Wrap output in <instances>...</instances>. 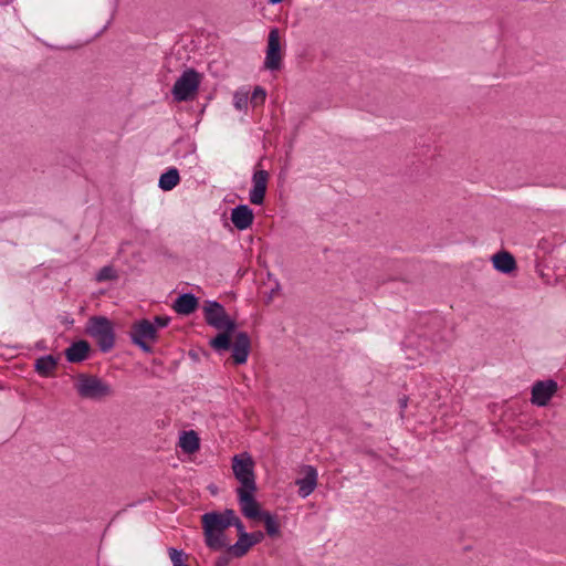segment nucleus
Instances as JSON below:
<instances>
[{"instance_id": "f3484780", "label": "nucleus", "mask_w": 566, "mask_h": 566, "mask_svg": "<svg viewBox=\"0 0 566 566\" xmlns=\"http://www.w3.org/2000/svg\"><path fill=\"white\" fill-rule=\"evenodd\" d=\"M198 307V298L190 293L178 296L172 305V308L181 315H189Z\"/></svg>"}, {"instance_id": "ddd939ff", "label": "nucleus", "mask_w": 566, "mask_h": 566, "mask_svg": "<svg viewBox=\"0 0 566 566\" xmlns=\"http://www.w3.org/2000/svg\"><path fill=\"white\" fill-rule=\"evenodd\" d=\"M253 219V211L247 205H240L231 211V221L238 230L248 229L252 224Z\"/></svg>"}, {"instance_id": "1a4fd4ad", "label": "nucleus", "mask_w": 566, "mask_h": 566, "mask_svg": "<svg viewBox=\"0 0 566 566\" xmlns=\"http://www.w3.org/2000/svg\"><path fill=\"white\" fill-rule=\"evenodd\" d=\"M202 528H208V532L217 531L224 533V531L233 523V510L227 509L223 512H209L201 516Z\"/></svg>"}, {"instance_id": "473e14b6", "label": "nucleus", "mask_w": 566, "mask_h": 566, "mask_svg": "<svg viewBox=\"0 0 566 566\" xmlns=\"http://www.w3.org/2000/svg\"><path fill=\"white\" fill-rule=\"evenodd\" d=\"M399 406H400V408L402 410L407 408V406H408V398L406 396H403V397H401L399 399Z\"/></svg>"}, {"instance_id": "4be33fe9", "label": "nucleus", "mask_w": 566, "mask_h": 566, "mask_svg": "<svg viewBox=\"0 0 566 566\" xmlns=\"http://www.w3.org/2000/svg\"><path fill=\"white\" fill-rule=\"evenodd\" d=\"M222 332L219 333L214 338H212L209 344L210 346L217 350H228L231 348V338L232 333L234 331H228V329H221Z\"/></svg>"}, {"instance_id": "c85d7f7f", "label": "nucleus", "mask_w": 566, "mask_h": 566, "mask_svg": "<svg viewBox=\"0 0 566 566\" xmlns=\"http://www.w3.org/2000/svg\"><path fill=\"white\" fill-rule=\"evenodd\" d=\"M249 542L254 546L255 544L260 543L264 538V534L261 531H256L253 533H248Z\"/></svg>"}, {"instance_id": "dca6fc26", "label": "nucleus", "mask_w": 566, "mask_h": 566, "mask_svg": "<svg viewBox=\"0 0 566 566\" xmlns=\"http://www.w3.org/2000/svg\"><path fill=\"white\" fill-rule=\"evenodd\" d=\"M90 344L86 340L73 343L65 349V357L70 363H81L88 356Z\"/></svg>"}, {"instance_id": "72a5a7b5", "label": "nucleus", "mask_w": 566, "mask_h": 566, "mask_svg": "<svg viewBox=\"0 0 566 566\" xmlns=\"http://www.w3.org/2000/svg\"><path fill=\"white\" fill-rule=\"evenodd\" d=\"M271 4H277L282 2L283 0H268Z\"/></svg>"}, {"instance_id": "20e7f679", "label": "nucleus", "mask_w": 566, "mask_h": 566, "mask_svg": "<svg viewBox=\"0 0 566 566\" xmlns=\"http://www.w3.org/2000/svg\"><path fill=\"white\" fill-rule=\"evenodd\" d=\"M199 84L198 72L192 69L185 71L174 84L171 91L174 98L178 102L189 99L197 92Z\"/></svg>"}, {"instance_id": "39448f33", "label": "nucleus", "mask_w": 566, "mask_h": 566, "mask_svg": "<svg viewBox=\"0 0 566 566\" xmlns=\"http://www.w3.org/2000/svg\"><path fill=\"white\" fill-rule=\"evenodd\" d=\"M205 311V319L208 325L217 328V329H235V322L231 319L223 306L214 301H208L203 307Z\"/></svg>"}, {"instance_id": "a878e982", "label": "nucleus", "mask_w": 566, "mask_h": 566, "mask_svg": "<svg viewBox=\"0 0 566 566\" xmlns=\"http://www.w3.org/2000/svg\"><path fill=\"white\" fill-rule=\"evenodd\" d=\"M169 557L171 559L172 566H188L185 563V559L187 558V555L177 548L170 547L168 549Z\"/></svg>"}, {"instance_id": "7c9ffc66", "label": "nucleus", "mask_w": 566, "mask_h": 566, "mask_svg": "<svg viewBox=\"0 0 566 566\" xmlns=\"http://www.w3.org/2000/svg\"><path fill=\"white\" fill-rule=\"evenodd\" d=\"M170 322V318L168 316H156L155 322L153 323L156 326V331L158 328L166 327Z\"/></svg>"}, {"instance_id": "2eb2a0df", "label": "nucleus", "mask_w": 566, "mask_h": 566, "mask_svg": "<svg viewBox=\"0 0 566 566\" xmlns=\"http://www.w3.org/2000/svg\"><path fill=\"white\" fill-rule=\"evenodd\" d=\"M298 485V495L303 499L307 497L317 485V471L311 467H306V474L303 479L296 481Z\"/></svg>"}, {"instance_id": "aec40b11", "label": "nucleus", "mask_w": 566, "mask_h": 566, "mask_svg": "<svg viewBox=\"0 0 566 566\" xmlns=\"http://www.w3.org/2000/svg\"><path fill=\"white\" fill-rule=\"evenodd\" d=\"M252 544L249 542L248 534L239 536L238 541L233 545L227 546V552L235 558L243 557L251 549Z\"/></svg>"}, {"instance_id": "393cba45", "label": "nucleus", "mask_w": 566, "mask_h": 566, "mask_svg": "<svg viewBox=\"0 0 566 566\" xmlns=\"http://www.w3.org/2000/svg\"><path fill=\"white\" fill-rule=\"evenodd\" d=\"M118 275L116 270L112 265L103 266L96 274L95 280L97 282L114 281L117 280Z\"/></svg>"}, {"instance_id": "5701e85b", "label": "nucleus", "mask_w": 566, "mask_h": 566, "mask_svg": "<svg viewBox=\"0 0 566 566\" xmlns=\"http://www.w3.org/2000/svg\"><path fill=\"white\" fill-rule=\"evenodd\" d=\"M179 180L180 177L178 170L176 168H170L160 176L159 187L165 191H169L178 185Z\"/></svg>"}, {"instance_id": "a211bd4d", "label": "nucleus", "mask_w": 566, "mask_h": 566, "mask_svg": "<svg viewBox=\"0 0 566 566\" xmlns=\"http://www.w3.org/2000/svg\"><path fill=\"white\" fill-rule=\"evenodd\" d=\"M179 447L185 453L192 454L200 448V439L193 431H185L179 438Z\"/></svg>"}, {"instance_id": "9b49d317", "label": "nucleus", "mask_w": 566, "mask_h": 566, "mask_svg": "<svg viewBox=\"0 0 566 566\" xmlns=\"http://www.w3.org/2000/svg\"><path fill=\"white\" fill-rule=\"evenodd\" d=\"M269 172L263 169H256L252 176V189L249 199L252 205H262L264 202L265 192L269 182Z\"/></svg>"}, {"instance_id": "7ed1b4c3", "label": "nucleus", "mask_w": 566, "mask_h": 566, "mask_svg": "<svg viewBox=\"0 0 566 566\" xmlns=\"http://www.w3.org/2000/svg\"><path fill=\"white\" fill-rule=\"evenodd\" d=\"M232 471L241 486L238 490L256 489L254 462L249 453L237 454L232 459Z\"/></svg>"}, {"instance_id": "bb28decb", "label": "nucleus", "mask_w": 566, "mask_h": 566, "mask_svg": "<svg viewBox=\"0 0 566 566\" xmlns=\"http://www.w3.org/2000/svg\"><path fill=\"white\" fill-rule=\"evenodd\" d=\"M265 91L262 87L256 86L252 93L251 103H253L254 105L262 104L265 101Z\"/></svg>"}, {"instance_id": "0eeeda50", "label": "nucleus", "mask_w": 566, "mask_h": 566, "mask_svg": "<svg viewBox=\"0 0 566 566\" xmlns=\"http://www.w3.org/2000/svg\"><path fill=\"white\" fill-rule=\"evenodd\" d=\"M283 50L279 29L273 28L269 32L268 45L264 59V69L277 71L282 67Z\"/></svg>"}, {"instance_id": "6ab92c4d", "label": "nucleus", "mask_w": 566, "mask_h": 566, "mask_svg": "<svg viewBox=\"0 0 566 566\" xmlns=\"http://www.w3.org/2000/svg\"><path fill=\"white\" fill-rule=\"evenodd\" d=\"M203 535L206 545L213 551H220L228 546V538L222 532L219 533L213 530L209 533L208 528H203Z\"/></svg>"}, {"instance_id": "cd10ccee", "label": "nucleus", "mask_w": 566, "mask_h": 566, "mask_svg": "<svg viewBox=\"0 0 566 566\" xmlns=\"http://www.w3.org/2000/svg\"><path fill=\"white\" fill-rule=\"evenodd\" d=\"M248 103V94L247 93H235L234 94V106L238 109H242L247 106Z\"/></svg>"}, {"instance_id": "423d86ee", "label": "nucleus", "mask_w": 566, "mask_h": 566, "mask_svg": "<svg viewBox=\"0 0 566 566\" xmlns=\"http://www.w3.org/2000/svg\"><path fill=\"white\" fill-rule=\"evenodd\" d=\"M132 340L144 352H151V343L157 340L156 326L148 319H142L134 323L130 332Z\"/></svg>"}, {"instance_id": "b1692460", "label": "nucleus", "mask_w": 566, "mask_h": 566, "mask_svg": "<svg viewBox=\"0 0 566 566\" xmlns=\"http://www.w3.org/2000/svg\"><path fill=\"white\" fill-rule=\"evenodd\" d=\"M259 520H262L264 522V526H265L268 535H270V536L280 535V525L270 512L263 511V514Z\"/></svg>"}, {"instance_id": "f8f14e48", "label": "nucleus", "mask_w": 566, "mask_h": 566, "mask_svg": "<svg viewBox=\"0 0 566 566\" xmlns=\"http://www.w3.org/2000/svg\"><path fill=\"white\" fill-rule=\"evenodd\" d=\"M231 348L232 358L235 364L241 365L247 363L251 348L249 335L245 332L237 333Z\"/></svg>"}, {"instance_id": "4468645a", "label": "nucleus", "mask_w": 566, "mask_h": 566, "mask_svg": "<svg viewBox=\"0 0 566 566\" xmlns=\"http://www.w3.org/2000/svg\"><path fill=\"white\" fill-rule=\"evenodd\" d=\"M494 269L501 273L510 274L516 270V261L507 251H500L492 256Z\"/></svg>"}, {"instance_id": "412c9836", "label": "nucleus", "mask_w": 566, "mask_h": 566, "mask_svg": "<svg viewBox=\"0 0 566 566\" xmlns=\"http://www.w3.org/2000/svg\"><path fill=\"white\" fill-rule=\"evenodd\" d=\"M57 360L52 355H46L38 358L34 364V369L41 376L51 375L56 368Z\"/></svg>"}, {"instance_id": "f03ea898", "label": "nucleus", "mask_w": 566, "mask_h": 566, "mask_svg": "<svg viewBox=\"0 0 566 566\" xmlns=\"http://www.w3.org/2000/svg\"><path fill=\"white\" fill-rule=\"evenodd\" d=\"M85 332L93 337L99 349L109 352L115 344V333L112 322L105 316H92L88 318Z\"/></svg>"}, {"instance_id": "2f4dec72", "label": "nucleus", "mask_w": 566, "mask_h": 566, "mask_svg": "<svg viewBox=\"0 0 566 566\" xmlns=\"http://www.w3.org/2000/svg\"><path fill=\"white\" fill-rule=\"evenodd\" d=\"M230 558L228 556H220L217 558L214 566H228Z\"/></svg>"}, {"instance_id": "f257e3e1", "label": "nucleus", "mask_w": 566, "mask_h": 566, "mask_svg": "<svg viewBox=\"0 0 566 566\" xmlns=\"http://www.w3.org/2000/svg\"><path fill=\"white\" fill-rule=\"evenodd\" d=\"M74 388L82 399L102 400L114 391L109 384L95 375L81 373L74 378Z\"/></svg>"}, {"instance_id": "6e6552de", "label": "nucleus", "mask_w": 566, "mask_h": 566, "mask_svg": "<svg viewBox=\"0 0 566 566\" xmlns=\"http://www.w3.org/2000/svg\"><path fill=\"white\" fill-rule=\"evenodd\" d=\"M558 390V385L553 379L538 380L532 386L531 402L537 407H545Z\"/></svg>"}, {"instance_id": "c756f323", "label": "nucleus", "mask_w": 566, "mask_h": 566, "mask_svg": "<svg viewBox=\"0 0 566 566\" xmlns=\"http://www.w3.org/2000/svg\"><path fill=\"white\" fill-rule=\"evenodd\" d=\"M232 525L235 526V528L238 531V536H242L244 534H248L245 532L243 523L240 521V518L235 515L234 512H233V523H232Z\"/></svg>"}, {"instance_id": "9d476101", "label": "nucleus", "mask_w": 566, "mask_h": 566, "mask_svg": "<svg viewBox=\"0 0 566 566\" xmlns=\"http://www.w3.org/2000/svg\"><path fill=\"white\" fill-rule=\"evenodd\" d=\"M255 491L256 489L237 490L241 512L251 520H259L263 514L254 499Z\"/></svg>"}]
</instances>
